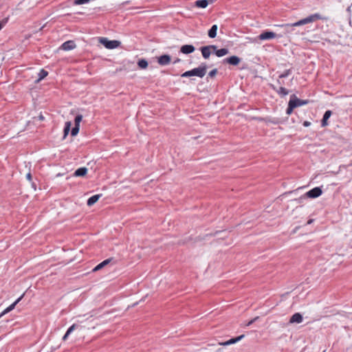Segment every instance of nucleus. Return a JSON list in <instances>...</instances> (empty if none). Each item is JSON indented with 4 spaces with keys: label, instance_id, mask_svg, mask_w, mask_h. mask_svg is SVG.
<instances>
[{
    "label": "nucleus",
    "instance_id": "4c0bfd02",
    "mask_svg": "<svg viewBox=\"0 0 352 352\" xmlns=\"http://www.w3.org/2000/svg\"><path fill=\"white\" fill-rule=\"evenodd\" d=\"M280 78H278V79L277 80V83L280 85H283V82L280 81Z\"/></svg>",
    "mask_w": 352,
    "mask_h": 352
},
{
    "label": "nucleus",
    "instance_id": "f3484780",
    "mask_svg": "<svg viewBox=\"0 0 352 352\" xmlns=\"http://www.w3.org/2000/svg\"><path fill=\"white\" fill-rule=\"evenodd\" d=\"M112 258H107L104 261H103L102 262H101L100 263H99L98 265H97L94 269H93V272H96V271H98L100 270H101L102 268H103L104 266L107 265L111 261H112Z\"/></svg>",
    "mask_w": 352,
    "mask_h": 352
},
{
    "label": "nucleus",
    "instance_id": "6e6552de",
    "mask_svg": "<svg viewBox=\"0 0 352 352\" xmlns=\"http://www.w3.org/2000/svg\"><path fill=\"white\" fill-rule=\"evenodd\" d=\"M241 60V59L239 57L236 56H232L228 58H224L223 60V63H228L233 66H236L240 63Z\"/></svg>",
    "mask_w": 352,
    "mask_h": 352
},
{
    "label": "nucleus",
    "instance_id": "473e14b6",
    "mask_svg": "<svg viewBox=\"0 0 352 352\" xmlns=\"http://www.w3.org/2000/svg\"><path fill=\"white\" fill-rule=\"evenodd\" d=\"M258 319V316L255 317V318H253L252 320H250V321L247 323L246 326H248H248H250V325H251V324H252L255 321H256Z\"/></svg>",
    "mask_w": 352,
    "mask_h": 352
},
{
    "label": "nucleus",
    "instance_id": "a211bd4d",
    "mask_svg": "<svg viewBox=\"0 0 352 352\" xmlns=\"http://www.w3.org/2000/svg\"><path fill=\"white\" fill-rule=\"evenodd\" d=\"M87 170L86 167H80L75 170L74 175L76 177H83L86 175Z\"/></svg>",
    "mask_w": 352,
    "mask_h": 352
},
{
    "label": "nucleus",
    "instance_id": "72a5a7b5",
    "mask_svg": "<svg viewBox=\"0 0 352 352\" xmlns=\"http://www.w3.org/2000/svg\"><path fill=\"white\" fill-rule=\"evenodd\" d=\"M26 178L28 180H29L30 182L32 181V175L30 173H28L27 175H26Z\"/></svg>",
    "mask_w": 352,
    "mask_h": 352
},
{
    "label": "nucleus",
    "instance_id": "ddd939ff",
    "mask_svg": "<svg viewBox=\"0 0 352 352\" xmlns=\"http://www.w3.org/2000/svg\"><path fill=\"white\" fill-rule=\"evenodd\" d=\"M76 47V44L74 41H67L62 44L60 48L63 50L68 51L73 50Z\"/></svg>",
    "mask_w": 352,
    "mask_h": 352
},
{
    "label": "nucleus",
    "instance_id": "2eb2a0df",
    "mask_svg": "<svg viewBox=\"0 0 352 352\" xmlns=\"http://www.w3.org/2000/svg\"><path fill=\"white\" fill-rule=\"evenodd\" d=\"M214 0H197L195 2V5L197 8H206L209 3H213Z\"/></svg>",
    "mask_w": 352,
    "mask_h": 352
},
{
    "label": "nucleus",
    "instance_id": "4be33fe9",
    "mask_svg": "<svg viewBox=\"0 0 352 352\" xmlns=\"http://www.w3.org/2000/svg\"><path fill=\"white\" fill-rule=\"evenodd\" d=\"M218 27L217 25H213L208 32V35L210 38H214L217 36V31Z\"/></svg>",
    "mask_w": 352,
    "mask_h": 352
},
{
    "label": "nucleus",
    "instance_id": "dca6fc26",
    "mask_svg": "<svg viewBox=\"0 0 352 352\" xmlns=\"http://www.w3.org/2000/svg\"><path fill=\"white\" fill-rule=\"evenodd\" d=\"M331 114H332V112L330 110H327L324 112V113L323 115V118L321 120V126H326L328 125L327 120L330 118Z\"/></svg>",
    "mask_w": 352,
    "mask_h": 352
},
{
    "label": "nucleus",
    "instance_id": "7c9ffc66",
    "mask_svg": "<svg viewBox=\"0 0 352 352\" xmlns=\"http://www.w3.org/2000/svg\"><path fill=\"white\" fill-rule=\"evenodd\" d=\"M218 71H217V69H214L212 70H211L209 73H208V78L210 77V78H213L217 74Z\"/></svg>",
    "mask_w": 352,
    "mask_h": 352
},
{
    "label": "nucleus",
    "instance_id": "c85d7f7f",
    "mask_svg": "<svg viewBox=\"0 0 352 352\" xmlns=\"http://www.w3.org/2000/svg\"><path fill=\"white\" fill-rule=\"evenodd\" d=\"M80 126L75 125L71 130L72 136H76L79 132Z\"/></svg>",
    "mask_w": 352,
    "mask_h": 352
},
{
    "label": "nucleus",
    "instance_id": "f8f14e48",
    "mask_svg": "<svg viewBox=\"0 0 352 352\" xmlns=\"http://www.w3.org/2000/svg\"><path fill=\"white\" fill-rule=\"evenodd\" d=\"M270 87L274 90L276 91V93L280 95V96L283 97V96H287L288 94H289V91L285 89V87H279L278 88H277L275 85H270Z\"/></svg>",
    "mask_w": 352,
    "mask_h": 352
},
{
    "label": "nucleus",
    "instance_id": "f704fd0d",
    "mask_svg": "<svg viewBox=\"0 0 352 352\" xmlns=\"http://www.w3.org/2000/svg\"><path fill=\"white\" fill-rule=\"evenodd\" d=\"M310 125H311V122H309V121H305V122H303V126H304L307 127V126H309Z\"/></svg>",
    "mask_w": 352,
    "mask_h": 352
},
{
    "label": "nucleus",
    "instance_id": "412c9836",
    "mask_svg": "<svg viewBox=\"0 0 352 352\" xmlns=\"http://www.w3.org/2000/svg\"><path fill=\"white\" fill-rule=\"evenodd\" d=\"M243 337H244V335H241L235 338H232L226 342L220 343V344L223 345V346H227L229 344H234V343L237 342L238 341L241 340Z\"/></svg>",
    "mask_w": 352,
    "mask_h": 352
},
{
    "label": "nucleus",
    "instance_id": "2f4dec72",
    "mask_svg": "<svg viewBox=\"0 0 352 352\" xmlns=\"http://www.w3.org/2000/svg\"><path fill=\"white\" fill-rule=\"evenodd\" d=\"M90 0H75L74 4L76 5H81L86 3H88Z\"/></svg>",
    "mask_w": 352,
    "mask_h": 352
},
{
    "label": "nucleus",
    "instance_id": "ea45409f",
    "mask_svg": "<svg viewBox=\"0 0 352 352\" xmlns=\"http://www.w3.org/2000/svg\"><path fill=\"white\" fill-rule=\"evenodd\" d=\"M313 219H309L307 222L308 224H311L313 222Z\"/></svg>",
    "mask_w": 352,
    "mask_h": 352
},
{
    "label": "nucleus",
    "instance_id": "1a4fd4ad",
    "mask_svg": "<svg viewBox=\"0 0 352 352\" xmlns=\"http://www.w3.org/2000/svg\"><path fill=\"white\" fill-rule=\"evenodd\" d=\"M171 62V56L168 54H163L157 58V63L162 66L167 65Z\"/></svg>",
    "mask_w": 352,
    "mask_h": 352
},
{
    "label": "nucleus",
    "instance_id": "a878e982",
    "mask_svg": "<svg viewBox=\"0 0 352 352\" xmlns=\"http://www.w3.org/2000/svg\"><path fill=\"white\" fill-rule=\"evenodd\" d=\"M48 75V72L45 69H42L38 73V81L43 80Z\"/></svg>",
    "mask_w": 352,
    "mask_h": 352
},
{
    "label": "nucleus",
    "instance_id": "7ed1b4c3",
    "mask_svg": "<svg viewBox=\"0 0 352 352\" xmlns=\"http://www.w3.org/2000/svg\"><path fill=\"white\" fill-rule=\"evenodd\" d=\"M100 43H102L107 49H115L118 47L120 42L118 41L113 40L110 41L107 38L100 37Z\"/></svg>",
    "mask_w": 352,
    "mask_h": 352
},
{
    "label": "nucleus",
    "instance_id": "aec40b11",
    "mask_svg": "<svg viewBox=\"0 0 352 352\" xmlns=\"http://www.w3.org/2000/svg\"><path fill=\"white\" fill-rule=\"evenodd\" d=\"M102 196V195H95L89 197L87 201V204L89 206H93L94 204H96L98 200L100 199V197Z\"/></svg>",
    "mask_w": 352,
    "mask_h": 352
},
{
    "label": "nucleus",
    "instance_id": "f03ea898",
    "mask_svg": "<svg viewBox=\"0 0 352 352\" xmlns=\"http://www.w3.org/2000/svg\"><path fill=\"white\" fill-rule=\"evenodd\" d=\"M207 69L208 66L206 65V64L202 63L198 67L185 72L181 75V76L185 78L190 76H197L199 78H203L206 74Z\"/></svg>",
    "mask_w": 352,
    "mask_h": 352
},
{
    "label": "nucleus",
    "instance_id": "393cba45",
    "mask_svg": "<svg viewBox=\"0 0 352 352\" xmlns=\"http://www.w3.org/2000/svg\"><path fill=\"white\" fill-rule=\"evenodd\" d=\"M138 65L141 69H146L148 67V62L145 59H140L138 62Z\"/></svg>",
    "mask_w": 352,
    "mask_h": 352
},
{
    "label": "nucleus",
    "instance_id": "6ab92c4d",
    "mask_svg": "<svg viewBox=\"0 0 352 352\" xmlns=\"http://www.w3.org/2000/svg\"><path fill=\"white\" fill-rule=\"evenodd\" d=\"M214 53L218 57H222L229 53V50L227 48H221V49L218 50L217 47L216 46V50H214Z\"/></svg>",
    "mask_w": 352,
    "mask_h": 352
},
{
    "label": "nucleus",
    "instance_id": "20e7f679",
    "mask_svg": "<svg viewBox=\"0 0 352 352\" xmlns=\"http://www.w3.org/2000/svg\"><path fill=\"white\" fill-rule=\"evenodd\" d=\"M322 193V190L320 187H315L311 190L307 192L303 196H302L300 199H302L303 198L309 197L311 199L317 198L320 196Z\"/></svg>",
    "mask_w": 352,
    "mask_h": 352
},
{
    "label": "nucleus",
    "instance_id": "a19ab883",
    "mask_svg": "<svg viewBox=\"0 0 352 352\" xmlns=\"http://www.w3.org/2000/svg\"><path fill=\"white\" fill-rule=\"evenodd\" d=\"M2 28H3V24L0 22V30H1Z\"/></svg>",
    "mask_w": 352,
    "mask_h": 352
},
{
    "label": "nucleus",
    "instance_id": "c756f323",
    "mask_svg": "<svg viewBox=\"0 0 352 352\" xmlns=\"http://www.w3.org/2000/svg\"><path fill=\"white\" fill-rule=\"evenodd\" d=\"M82 115H80V114L77 115L74 120L75 125L80 126V122L82 121Z\"/></svg>",
    "mask_w": 352,
    "mask_h": 352
},
{
    "label": "nucleus",
    "instance_id": "0eeeda50",
    "mask_svg": "<svg viewBox=\"0 0 352 352\" xmlns=\"http://www.w3.org/2000/svg\"><path fill=\"white\" fill-rule=\"evenodd\" d=\"M211 50L214 51V50H216V45H206L201 47L200 48V50L201 52L202 56L205 59H208L210 54H211Z\"/></svg>",
    "mask_w": 352,
    "mask_h": 352
},
{
    "label": "nucleus",
    "instance_id": "58836bf2",
    "mask_svg": "<svg viewBox=\"0 0 352 352\" xmlns=\"http://www.w3.org/2000/svg\"><path fill=\"white\" fill-rule=\"evenodd\" d=\"M270 122L273 123V124H277L278 123V121H275V120H270Z\"/></svg>",
    "mask_w": 352,
    "mask_h": 352
},
{
    "label": "nucleus",
    "instance_id": "423d86ee",
    "mask_svg": "<svg viewBox=\"0 0 352 352\" xmlns=\"http://www.w3.org/2000/svg\"><path fill=\"white\" fill-rule=\"evenodd\" d=\"M281 35H278L276 33L270 31H264L259 36L260 40H270L274 38H280Z\"/></svg>",
    "mask_w": 352,
    "mask_h": 352
},
{
    "label": "nucleus",
    "instance_id": "39448f33",
    "mask_svg": "<svg viewBox=\"0 0 352 352\" xmlns=\"http://www.w3.org/2000/svg\"><path fill=\"white\" fill-rule=\"evenodd\" d=\"M289 101L293 104V106L296 108L298 107H300L302 105L307 104L309 103L308 100H301L296 97V95L293 94L290 96Z\"/></svg>",
    "mask_w": 352,
    "mask_h": 352
},
{
    "label": "nucleus",
    "instance_id": "5701e85b",
    "mask_svg": "<svg viewBox=\"0 0 352 352\" xmlns=\"http://www.w3.org/2000/svg\"><path fill=\"white\" fill-rule=\"evenodd\" d=\"M76 327H77V324H74L70 327H69V329L67 330L65 334L63 337V340L65 341L68 338L69 336L72 333V332H73V331L74 329H76Z\"/></svg>",
    "mask_w": 352,
    "mask_h": 352
},
{
    "label": "nucleus",
    "instance_id": "9b49d317",
    "mask_svg": "<svg viewBox=\"0 0 352 352\" xmlns=\"http://www.w3.org/2000/svg\"><path fill=\"white\" fill-rule=\"evenodd\" d=\"M23 297V294L19 298H17L12 305L7 307L3 311H2L0 314V318L3 315L8 314V312L11 311L12 309H14L15 306L19 302V301L22 299Z\"/></svg>",
    "mask_w": 352,
    "mask_h": 352
},
{
    "label": "nucleus",
    "instance_id": "cd10ccee",
    "mask_svg": "<svg viewBox=\"0 0 352 352\" xmlns=\"http://www.w3.org/2000/svg\"><path fill=\"white\" fill-rule=\"evenodd\" d=\"M294 109H295V107L293 106V104L291 103V102L289 101L288 107H287V108L286 109V113L287 115H290L292 113Z\"/></svg>",
    "mask_w": 352,
    "mask_h": 352
},
{
    "label": "nucleus",
    "instance_id": "bb28decb",
    "mask_svg": "<svg viewBox=\"0 0 352 352\" xmlns=\"http://www.w3.org/2000/svg\"><path fill=\"white\" fill-rule=\"evenodd\" d=\"M292 71V69H286L283 73L279 75V78H284L287 77L289 75L291 74Z\"/></svg>",
    "mask_w": 352,
    "mask_h": 352
},
{
    "label": "nucleus",
    "instance_id": "b1692460",
    "mask_svg": "<svg viewBox=\"0 0 352 352\" xmlns=\"http://www.w3.org/2000/svg\"><path fill=\"white\" fill-rule=\"evenodd\" d=\"M72 122L70 121L66 122L63 129V138H65L69 134L71 129Z\"/></svg>",
    "mask_w": 352,
    "mask_h": 352
},
{
    "label": "nucleus",
    "instance_id": "9d476101",
    "mask_svg": "<svg viewBox=\"0 0 352 352\" xmlns=\"http://www.w3.org/2000/svg\"><path fill=\"white\" fill-rule=\"evenodd\" d=\"M195 47L192 45H184L180 47V52L184 54H189L194 52Z\"/></svg>",
    "mask_w": 352,
    "mask_h": 352
},
{
    "label": "nucleus",
    "instance_id": "f257e3e1",
    "mask_svg": "<svg viewBox=\"0 0 352 352\" xmlns=\"http://www.w3.org/2000/svg\"><path fill=\"white\" fill-rule=\"evenodd\" d=\"M328 19L329 18L327 16H322L319 13H314L295 23L282 24L278 26L284 28L286 33L292 34L294 31L295 27L314 23L318 20L327 21Z\"/></svg>",
    "mask_w": 352,
    "mask_h": 352
},
{
    "label": "nucleus",
    "instance_id": "e433bc0d",
    "mask_svg": "<svg viewBox=\"0 0 352 352\" xmlns=\"http://www.w3.org/2000/svg\"><path fill=\"white\" fill-rule=\"evenodd\" d=\"M180 59L179 58H176L174 61H173V64H176L177 63H179L180 62Z\"/></svg>",
    "mask_w": 352,
    "mask_h": 352
},
{
    "label": "nucleus",
    "instance_id": "4468645a",
    "mask_svg": "<svg viewBox=\"0 0 352 352\" xmlns=\"http://www.w3.org/2000/svg\"><path fill=\"white\" fill-rule=\"evenodd\" d=\"M302 316L300 313H295L289 319V323H300L302 321Z\"/></svg>",
    "mask_w": 352,
    "mask_h": 352
},
{
    "label": "nucleus",
    "instance_id": "c9c22d12",
    "mask_svg": "<svg viewBox=\"0 0 352 352\" xmlns=\"http://www.w3.org/2000/svg\"><path fill=\"white\" fill-rule=\"evenodd\" d=\"M38 119H39L40 120L43 121V120H44V119H45V118H44V116H43L42 114H41V115H39V116H38Z\"/></svg>",
    "mask_w": 352,
    "mask_h": 352
}]
</instances>
